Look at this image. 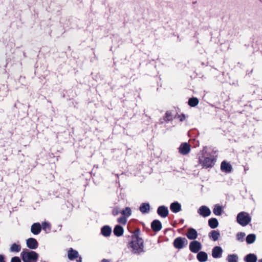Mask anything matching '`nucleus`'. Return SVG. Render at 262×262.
I'll return each mask as SVG.
<instances>
[{"label":"nucleus","mask_w":262,"mask_h":262,"mask_svg":"<svg viewBox=\"0 0 262 262\" xmlns=\"http://www.w3.org/2000/svg\"><path fill=\"white\" fill-rule=\"evenodd\" d=\"M20 255L23 262H36L38 258V254L33 251L23 250Z\"/></svg>","instance_id":"nucleus-1"},{"label":"nucleus","mask_w":262,"mask_h":262,"mask_svg":"<svg viewBox=\"0 0 262 262\" xmlns=\"http://www.w3.org/2000/svg\"><path fill=\"white\" fill-rule=\"evenodd\" d=\"M128 247L132 249L133 253L139 254L144 251L143 240L132 239V241L128 243Z\"/></svg>","instance_id":"nucleus-2"},{"label":"nucleus","mask_w":262,"mask_h":262,"mask_svg":"<svg viewBox=\"0 0 262 262\" xmlns=\"http://www.w3.org/2000/svg\"><path fill=\"white\" fill-rule=\"evenodd\" d=\"M236 221L240 225L244 227L251 222V217L247 212L242 211L237 215Z\"/></svg>","instance_id":"nucleus-3"},{"label":"nucleus","mask_w":262,"mask_h":262,"mask_svg":"<svg viewBox=\"0 0 262 262\" xmlns=\"http://www.w3.org/2000/svg\"><path fill=\"white\" fill-rule=\"evenodd\" d=\"M198 162L203 167L207 168L212 166L213 159L207 157L204 154H201L198 155Z\"/></svg>","instance_id":"nucleus-4"},{"label":"nucleus","mask_w":262,"mask_h":262,"mask_svg":"<svg viewBox=\"0 0 262 262\" xmlns=\"http://www.w3.org/2000/svg\"><path fill=\"white\" fill-rule=\"evenodd\" d=\"M188 244V241L185 237H178L173 242V245L176 249H182Z\"/></svg>","instance_id":"nucleus-5"},{"label":"nucleus","mask_w":262,"mask_h":262,"mask_svg":"<svg viewBox=\"0 0 262 262\" xmlns=\"http://www.w3.org/2000/svg\"><path fill=\"white\" fill-rule=\"evenodd\" d=\"M68 257L70 260L76 259L77 262H82V258L79 256L78 252L72 248H69L68 250Z\"/></svg>","instance_id":"nucleus-6"},{"label":"nucleus","mask_w":262,"mask_h":262,"mask_svg":"<svg viewBox=\"0 0 262 262\" xmlns=\"http://www.w3.org/2000/svg\"><path fill=\"white\" fill-rule=\"evenodd\" d=\"M179 152L182 155H188L191 150L190 145L186 142L182 143L178 148Z\"/></svg>","instance_id":"nucleus-7"},{"label":"nucleus","mask_w":262,"mask_h":262,"mask_svg":"<svg viewBox=\"0 0 262 262\" xmlns=\"http://www.w3.org/2000/svg\"><path fill=\"white\" fill-rule=\"evenodd\" d=\"M201 249V244L197 241H193L189 244V249L193 253H198Z\"/></svg>","instance_id":"nucleus-8"},{"label":"nucleus","mask_w":262,"mask_h":262,"mask_svg":"<svg viewBox=\"0 0 262 262\" xmlns=\"http://www.w3.org/2000/svg\"><path fill=\"white\" fill-rule=\"evenodd\" d=\"M157 213L161 217L165 218L168 216L169 211L166 206H160L158 208Z\"/></svg>","instance_id":"nucleus-9"},{"label":"nucleus","mask_w":262,"mask_h":262,"mask_svg":"<svg viewBox=\"0 0 262 262\" xmlns=\"http://www.w3.org/2000/svg\"><path fill=\"white\" fill-rule=\"evenodd\" d=\"M221 169L223 172L230 173L232 171V167L229 163L223 161L221 164Z\"/></svg>","instance_id":"nucleus-10"},{"label":"nucleus","mask_w":262,"mask_h":262,"mask_svg":"<svg viewBox=\"0 0 262 262\" xmlns=\"http://www.w3.org/2000/svg\"><path fill=\"white\" fill-rule=\"evenodd\" d=\"M27 247L31 249H36L38 246V243L36 239L29 238L26 241Z\"/></svg>","instance_id":"nucleus-11"},{"label":"nucleus","mask_w":262,"mask_h":262,"mask_svg":"<svg viewBox=\"0 0 262 262\" xmlns=\"http://www.w3.org/2000/svg\"><path fill=\"white\" fill-rule=\"evenodd\" d=\"M162 226L161 222L158 220H154L151 224L152 230L155 232H158L162 229Z\"/></svg>","instance_id":"nucleus-12"},{"label":"nucleus","mask_w":262,"mask_h":262,"mask_svg":"<svg viewBox=\"0 0 262 262\" xmlns=\"http://www.w3.org/2000/svg\"><path fill=\"white\" fill-rule=\"evenodd\" d=\"M186 235L188 239L194 240L198 237V232L195 229L190 228L188 229Z\"/></svg>","instance_id":"nucleus-13"},{"label":"nucleus","mask_w":262,"mask_h":262,"mask_svg":"<svg viewBox=\"0 0 262 262\" xmlns=\"http://www.w3.org/2000/svg\"><path fill=\"white\" fill-rule=\"evenodd\" d=\"M198 212V213L204 217L208 216L211 214V211L209 208L205 206H201Z\"/></svg>","instance_id":"nucleus-14"},{"label":"nucleus","mask_w":262,"mask_h":262,"mask_svg":"<svg viewBox=\"0 0 262 262\" xmlns=\"http://www.w3.org/2000/svg\"><path fill=\"white\" fill-rule=\"evenodd\" d=\"M41 230V226L39 223H35L32 224L31 228V232L35 234H38Z\"/></svg>","instance_id":"nucleus-15"},{"label":"nucleus","mask_w":262,"mask_h":262,"mask_svg":"<svg viewBox=\"0 0 262 262\" xmlns=\"http://www.w3.org/2000/svg\"><path fill=\"white\" fill-rule=\"evenodd\" d=\"M170 209L173 213H178L181 210V205L177 202H173L170 204Z\"/></svg>","instance_id":"nucleus-16"},{"label":"nucleus","mask_w":262,"mask_h":262,"mask_svg":"<svg viewBox=\"0 0 262 262\" xmlns=\"http://www.w3.org/2000/svg\"><path fill=\"white\" fill-rule=\"evenodd\" d=\"M101 233L105 237L110 236L112 233V228L109 226H104L101 228Z\"/></svg>","instance_id":"nucleus-17"},{"label":"nucleus","mask_w":262,"mask_h":262,"mask_svg":"<svg viewBox=\"0 0 262 262\" xmlns=\"http://www.w3.org/2000/svg\"><path fill=\"white\" fill-rule=\"evenodd\" d=\"M114 234L117 237L121 236L124 233V229L120 225H116L113 230Z\"/></svg>","instance_id":"nucleus-18"},{"label":"nucleus","mask_w":262,"mask_h":262,"mask_svg":"<svg viewBox=\"0 0 262 262\" xmlns=\"http://www.w3.org/2000/svg\"><path fill=\"white\" fill-rule=\"evenodd\" d=\"M224 212V207L222 205L216 204L214 205V214L216 215H221Z\"/></svg>","instance_id":"nucleus-19"},{"label":"nucleus","mask_w":262,"mask_h":262,"mask_svg":"<svg viewBox=\"0 0 262 262\" xmlns=\"http://www.w3.org/2000/svg\"><path fill=\"white\" fill-rule=\"evenodd\" d=\"M196 257L200 262H205L207 260L208 255L206 252L201 251L198 253Z\"/></svg>","instance_id":"nucleus-20"},{"label":"nucleus","mask_w":262,"mask_h":262,"mask_svg":"<svg viewBox=\"0 0 262 262\" xmlns=\"http://www.w3.org/2000/svg\"><path fill=\"white\" fill-rule=\"evenodd\" d=\"M257 260L256 255L253 253L248 254L244 257L246 262H256Z\"/></svg>","instance_id":"nucleus-21"},{"label":"nucleus","mask_w":262,"mask_h":262,"mask_svg":"<svg viewBox=\"0 0 262 262\" xmlns=\"http://www.w3.org/2000/svg\"><path fill=\"white\" fill-rule=\"evenodd\" d=\"M223 250L221 247L215 246L214 247V258H220L222 257Z\"/></svg>","instance_id":"nucleus-22"},{"label":"nucleus","mask_w":262,"mask_h":262,"mask_svg":"<svg viewBox=\"0 0 262 262\" xmlns=\"http://www.w3.org/2000/svg\"><path fill=\"white\" fill-rule=\"evenodd\" d=\"M139 209L142 213H147L150 209L149 204L148 203H143L141 205Z\"/></svg>","instance_id":"nucleus-23"},{"label":"nucleus","mask_w":262,"mask_h":262,"mask_svg":"<svg viewBox=\"0 0 262 262\" xmlns=\"http://www.w3.org/2000/svg\"><path fill=\"white\" fill-rule=\"evenodd\" d=\"M173 114L172 113V112L170 111H167L165 114V116L163 118V120L166 122H168L169 121H171L173 120Z\"/></svg>","instance_id":"nucleus-24"},{"label":"nucleus","mask_w":262,"mask_h":262,"mask_svg":"<svg viewBox=\"0 0 262 262\" xmlns=\"http://www.w3.org/2000/svg\"><path fill=\"white\" fill-rule=\"evenodd\" d=\"M199 103V100L196 97H192L189 99L188 101V105L191 107H195Z\"/></svg>","instance_id":"nucleus-25"},{"label":"nucleus","mask_w":262,"mask_h":262,"mask_svg":"<svg viewBox=\"0 0 262 262\" xmlns=\"http://www.w3.org/2000/svg\"><path fill=\"white\" fill-rule=\"evenodd\" d=\"M256 239V235L254 234H250L246 237V242L248 244L253 243Z\"/></svg>","instance_id":"nucleus-26"},{"label":"nucleus","mask_w":262,"mask_h":262,"mask_svg":"<svg viewBox=\"0 0 262 262\" xmlns=\"http://www.w3.org/2000/svg\"><path fill=\"white\" fill-rule=\"evenodd\" d=\"M238 259V256L236 254H229L227 258L228 262H237Z\"/></svg>","instance_id":"nucleus-27"},{"label":"nucleus","mask_w":262,"mask_h":262,"mask_svg":"<svg viewBox=\"0 0 262 262\" xmlns=\"http://www.w3.org/2000/svg\"><path fill=\"white\" fill-rule=\"evenodd\" d=\"M121 213L124 216L129 217L132 214V210L130 207H126L121 211Z\"/></svg>","instance_id":"nucleus-28"},{"label":"nucleus","mask_w":262,"mask_h":262,"mask_svg":"<svg viewBox=\"0 0 262 262\" xmlns=\"http://www.w3.org/2000/svg\"><path fill=\"white\" fill-rule=\"evenodd\" d=\"M21 250V246L17 245L15 243H13L10 247V251L14 252H18Z\"/></svg>","instance_id":"nucleus-29"},{"label":"nucleus","mask_w":262,"mask_h":262,"mask_svg":"<svg viewBox=\"0 0 262 262\" xmlns=\"http://www.w3.org/2000/svg\"><path fill=\"white\" fill-rule=\"evenodd\" d=\"M140 234V230L139 228H137L135 231H134L133 235L132 236V239H143L142 238H140L139 237V235Z\"/></svg>","instance_id":"nucleus-30"},{"label":"nucleus","mask_w":262,"mask_h":262,"mask_svg":"<svg viewBox=\"0 0 262 262\" xmlns=\"http://www.w3.org/2000/svg\"><path fill=\"white\" fill-rule=\"evenodd\" d=\"M41 228L45 231H50L51 230V227L49 223L44 222L42 223Z\"/></svg>","instance_id":"nucleus-31"},{"label":"nucleus","mask_w":262,"mask_h":262,"mask_svg":"<svg viewBox=\"0 0 262 262\" xmlns=\"http://www.w3.org/2000/svg\"><path fill=\"white\" fill-rule=\"evenodd\" d=\"M117 222L119 224L125 225L127 222V217L124 216H120L117 219Z\"/></svg>","instance_id":"nucleus-32"},{"label":"nucleus","mask_w":262,"mask_h":262,"mask_svg":"<svg viewBox=\"0 0 262 262\" xmlns=\"http://www.w3.org/2000/svg\"><path fill=\"white\" fill-rule=\"evenodd\" d=\"M245 236V233L242 232H238L236 234V239L238 241L243 242L244 241Z\"/></svg>","instance_id":"nucleus-33"},{"label":"nucleus","mask_w":262,"mask_h":262,"mask_svg":"<svg viewBox=\"0 0 262 262\" xmlns=\"http://www.w3.org/2000/svg\"><path fill=\"white\" fill-rule=\"evenodd\" d=\"M120 213H121V211H120L119 208L118 206H115L113 208L112 210V214L114 216H116Z\"/></svg>","instance_id":"nucleus-34"},{"label":"nucleus","mask_w":262,"mask_h":262,"mask_svg":"<svg viewBox=\"0 0 262 262\" xmlns=\"http://www.w3.org/2000/svg\"><path fill=\"white\" fill-rule=\"evenodd\" d=\"M174 118H178L181 122H182L184 120H185L186 117H185V115L184 114H181V115H179L177 113V115L174 117Z\"/></svg>","instance_id":"nucleus-35"},{"label":"nucleus","mask_w":262,"mask_h":262,"mask_svg":"<svg viewBox=\"0 0 262 262\" xmlns=\"http://www.w3.org/2000/svg\"><path fill=\"white\" fill-rule=\"evenodd\" d=\"M220 236V233L218 230H214V241H217Z\"/></svg>","instance_id":"nucleus-36"},{"label":"nucleus","mask_w":262,"mask_h":262,"mask_svg":"<svg viewBox=\"0 0 262 262\" xmlns=\"http://www.w3.org/2000/svg\"><path fill=\"white\" fill-rule=\"evenodd\" d=\"M11 262H21V260L19 257L14 256L11 258Z\"/></svg>","instance_id":"nucleus-37"},{"label":"nucleus","mask_w":262,"mask_h":262,"mask_svg":"<svg viewBox=\"0 0 262 262\" xmlns=\"http://www.w3.org/2000/svg\"><path fill=\"white\" fill-rule=\"evenodd\" d=\"M208 224L211 228H213V217L209 220Z\"/></svg>","instance_id":"nucleus-38"},{"label":"nucleus","mask_w":262,"mask_h":262,"mask_svg":"<svg viewBox=\"0 0 262 262\" xmlns=\"http://www.w3.org/2000/svg\"><path fill=\"white\" fill-rule=\"evenodd\" d=\"M219 222L216 218H214V229L218 226Z\"/></svg>","instance_id":"nucleus-39"},{"label":"nucleus","mask_w":262,"mask_h":262,"mask_svg":"<svg viewBox=\"0 0 262 262\" xmlns=\"http://www.w3.org/2000/svg\"><path fill=\"white\" fill-rule=\"evenodd\" d=\"M0 262H6L4 256L1 254H0Z\"/></svg>","instance_id":"nucleus-40"},{"label":"nucleus","mask_w":262,"mask_h":262,"mask_svg":"<svg viewBox=\"0 0 262 262\" xmlns=\"http://www.w3.org/2000/svg\"><path fill=\"white\" fill-rule=\"evenodd\" d=\"M209 237L210 238H212L213 239V230L211 231L209 233Z\"/></svg>","instance_id":"nucleus-41"},{"label":"nucleus","mask_w":262,"mask_h":262,"mask_svg":"<svg viewBox=\"0 0 262 262\" xmlns=\"http://www.w3.org/2000/svg\"><path fill=\"white\" fill-rule=\"evenodd\" d=\"M101 262H110V260L104 258L101 260Z\"/></svg>","instance_id":"nucleus-42"},{"label":"nucleus","mask_w":262,"mask_h":262,"mask_svg":"<svg viewBox=\"0 0 262 262\" xmlns=\"http://www.w3.org/2000/svg\"><path fill=\"white\" fill-rule=\"evenodd\" d=\"M258 262H262V259H259Z\"/></svg>","instance_id":"nucleus-43"}]
</instances>
